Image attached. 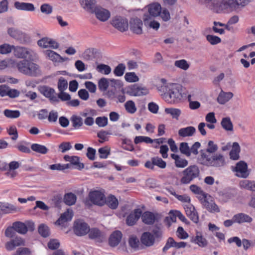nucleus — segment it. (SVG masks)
Masks as SVG:
<instances>
[{
	"mask_svg": "<svg viewBox=\"0 0 255 255\" xmlns=\"http://www.w3.org/2000/svg\"><path fill=\"white\" fill-rule=\"evenodd\" d=\"M165 87V91L163 95V98L166 101L169 103H175L183 98V88L181 85L168 83Z\"/></svg>",
	"mask_w": 255,
	"mask_h": 255,
	"instance_id": "f257e3e1",
	"label": "nucleus"
},
{
	"mask_svg": "<svg viewBox=\"0 0 255 255\" xmlns=\"http://www.w3.org/2000/svg\"><path fill=\"white\" fill-rule=\"evenodd\" d=\"M200 170L196 165H192L186 168L183 171V177L180 182L183 184L190 183L192 180L199 177Z\"/></svg>",
	"mask_w": 255,
	"mask_h": 255,
	"instance_id": "f03ea898",
	"label": "nucleus"
},
{
	"mask_svg": "<svg viewBox=\"0 0 255 255\" xmlns=\"http://www.w3.org/2000/svg\"><path fill=\"white\" fill-rule=\"evenodd\" d=\"M13 54L18 58L24 59H32L36 56V53L32 50L21 46H14Z\"/></svg>",
	"mask_w": 255,
	"mask_h": 255,
	"instance_id": "7ed1b4c3",
	"label": "nucleus"
},
{
	"mask_svg": "<svg viewBox=\"0 0 255 255\" xmlns=\"http://www.w3.org/2000/svg\"><path fill=\"white\" fill-rule=\"evenodd\" d=\"M226 164L224 155L219 152L208 155V166L220 167Z\"/></svg>",
	"mask_w": 255,
	"mask_h": 255,
	"instance_id": "20e7f679",
	"label": "nucleus"
},
{
	"mask_svg": "<svg viewBox=\"0 0 255 255\" xmlns=\"http://www.w3.org/2000/svg\"><path fill=\"white\" fill-rule=\"evenodd\" d=\"M90 226L83 220L78 219L74 222L73 231L77 236L82 237L87 235Z\"/></svg>",
	"mask_w": 255,
	"mask_h": 255,
	"instance_id": "39448f33",
	"label": "nucleus"
},
{
	"mask_svg": "<svg viewBox=\"0 0 255 255\" xmlns=\"http://www.w3.org/2000/svg\"><path fill=\"white\" fill-rule=\"evenodd\" d=\"M90 201L95 205L102 206L106 203V197L105 195L100 191H94L89 194Z\"/></svg>",
	"mask_w": 255,
	"mask_h": 255,
	"instance_id": "423d86ee",
	"label": "nucleus"
},
{
	"mask_svg": "<svg viewBox=\"0 0 255 255\" xmlns=\"http://www.w3.org/2000/svg\"><path fill=\"white\" fill-rule=\"evenodd\" d=\"M111 24L121 31L127 30L128 27V20L120 16H115L111 21Z\"/></svg>",
	"mask_w": 255,
	"mask_h": 255,
	"instance_id": "0eeeda50",
	"label": "nucleus"
},
{
	"mask_svg": "<svg viewBox=\"0 0 255 255\" xmlns=\"http://www.w3.org/2000/svg\"><path fill=\"white\" fill-rule=\"evenodd\" d=\"M148 90L144 87L139 86L137 85H133L129 87L126 93L131 96H142L148 93Z\"/></svg>",
	"mask_w": 255,
	"mask_h": 255,
	"instance_id": "6e6552de",
	"label": "nucleus"
},
{
	"mask_svg": "<svg viewBox=\"0 0 255 255\" xmlns=\"http://www.w3.org/2000/svg\"><path fill=\"white\" fill-rule=\"evenodd\" d=\"M89 238L98 243H102L106 240V235L97 228L89 229Z\"/></svg>",
	"mask_w": 255,
	"mask_h": 255,
	"instance_id": "1a4fd4ad",
	"label": "nucleus"
},
{
	"mask_svg": "<svg viewBox=\"0 0 255 255\" xmlns=\"http://www.w3.org/2000/svg\"><path fill=\"white\" fill-rule=\"evenodd\" d=\"M237 0H221L219 7L216 12H219L224 10H233L238 8Z\"/></svg>",
	"mask_w": 255,
	"mask_h": 255,
	"instance_id": "9d476101",
	"label": "nucleus"
},
{
	"mask_svg": "<svg viewBox=\"0 0 255 255\" xmlns=\"http://www.w3.org/2000/svg\"><path fill=\"white\" fill-rule=\"evenodd\" d=\"M233 170L236 172V175L239 177L247 178L249 175L247 164L243 161L237 163Z\"/></svg>",
	"mask_w": 255,
	"mask_h": 255,
	"instance_id": "9b49d317",
	"label": "nucleus"
},
{
	"mask_svg": "<svg viewBox=\"0 0 255 255\" xmlns=\"http://www.w3.org/2000/svg\"><path fill=\"white\" fill-rule=\"evenodd\" d=\"M73 216V211L71 209H68L61 215L59 218L55 223V224L63 227L65 226V223L72 220Z\"/></svg>",
	"mask_w": 255,
	"mask_h": 255,
	"instance_id": "f8f14e48",
	"label": "nucleus"
},
{
	"mask_svg": "<svg viewBox=\"0 0 255 255\" xmlns=\"http://www.w3.org/2000/svg\"><path fill=\"white\" fill-rule=\"evenodd\" d=\"M25 240L20 237H16L5 244V247L7 250L12 251L16 247L25 246Z\"/></svg>",
	"mask_w": 255,
	"mask_h": 255,
	"instance_id": "ddd939ff",
	"label": "nucleus"
},
{
	"mask_svg": "<svg viewBox=\"0 0 255 255\" xmlns=\"http://www.w3.org/2000/svg\"><path fill=\"white\" fill-rule=\"evenodd\" d=\"M40 92L52 102H58L59 100L55 95V91L47 86H42L40 89Z\"/></svg>",
	"mask_w": 255,
	"mask_h": 255,
	"instance_id": "4468645a",
	"label": "nucleus"
},
{
	"mask_svg": "<svg viewBox=\"0 0 255 255\" xmlns=\"http://www.w3.org/2000/svg\"><path fill=\"white\" fill-rule=\"evenodd\" d=\"M142 21L137 18H131L129 22V27L130 30L137 34L142 33Z\"/></svg>",
	"mask_w": 255,
	"mask_h": 255,
	"instance_id": "2eb2a0df",
	"label": "nucleus"
},
{
	"mask_svg": "<svg viewBox=\"0 0 255 255\" xmlns=\"http://www.w3.org/2000/svg\"><path fill=\"white\" fill-rule=\"evenodd\" d=\"M184 207L187 216L194 223H197L199 218L194 207L190 203L189 204H185Z\"/></svg>",
	"mask_w": 255,
	"mask_h": 255,
	"instance_id": "dca6fc26",
	"label": "nucleus"
},
{
	"mask_svg": "<svg viewBox=\"0 0 255 255\" xmlns=\"http://www.w3.org/2000/svg\"><path fill=\"white\" fill-rule=\"evenodd\" d=\"M81 6L87 11L94 13L98 5L95 0H80Z\"/></svg>",
	"mask_w": 255,
	"mask_h": 255,
	"instance_id": "f3484780",
	"label": "nucleus"
},
{
	"mask_svg": "<svg viewBox=\"0 0 255 255\" xmlns=\"http://www.w3.org/2000/svg\"><path fill=\"white\" fill-rule=\"evenodd\" d=\"M142 214V211L140 209H136L130 213L127 218V224L128 226H132L135 224Z\"/></svg>",
	"mask_w": 255,
	"mask_h": 255,
	"instance_id": "a211bd4d",
	"label": "nucleus"
},
{
	"mask_svg": "<svg viewBox=\"0 0 255 255\" xmlns=\"http://www.w3.org/2000/svg\"><path fill=\"white\" fill-rule=\"evenodd\" d=\"M94 13L96 17L102 21H107L110 16V12L107 9L98 6Z\"/></svg>",
	"mask_w": 255,
	"mask_h": 255,
	"instance_id": "6ab92c4d",
	"label": "nucleus"
},
{
	"mask_svg": "<svg viewBox=\"0 0 255 255\" xmlns=\"http://www.w3.org/2000/svg\"><path fill=\"white\" fill-rule=\"evenodd\" d=\"M123 234L119 231H114L110 236L109 239V245L112 247H117L121 242Z\"/></svg>",
	"mask_w": 255,
	"mask_h": 255,
	"instance_id": "aec40b11",
	"label": "nucleus"
},
{
	"mask_svg": "<svg viewBox=\"0 0 255 255\" xmlns=\"http://www.w3.org/2000/svg\"><path fill=\"white\" fill-rule=\"evenodd\" d=\"M41 74L39 66L32 62L30 61L27 70L25 75L36 77Z\"/></svg>",
	"mask_w": 255,
	"mask_h": 255,
	"instance_id": "412c9836",
	"label": "nucleus"
},
{
	"mask_svg": "<svg viewBox=\"0 0 255 255\" xmlns=\"http://www.w3.org/2000/svg\"><path fill=\"white\" fill-rule=\"evenodd\" d=\"M14 6L20 10L33 11L35 9L34 5L31 3L15 1L14 3Z\"/></svg>",
	"mask_w": 255,
	"mask_h": 255,
	"instance_id": "4be33fe9",
	"label": "nucleus"
},
{
	"mask_svg": "<svg viewBox=\"0 0 255 255\" xmlns=\"http://www.w3.org/2000/svg\"><path fill=\"white\" fill-rule=\"evenodd\" d=\"M148 10L150 14L152 16L156 17L160 15L161 10V6L158 2H153L148 6Z\"/></svg>",
	"mask_w": 255,
	"mask_h": 255,
	"instance_id": "5701e85b",
	"label": "nucleus"
},
{
	"mask_svg": "<svg viewBox=\"0 0 255 255\" xmlns=\"http://www.w3.org/2000/svg\"><path fill=\"white\" fill-rule=\"evenodd\" d=\"M30 61L23 59L19 61L16 62L14 60V65L13 68H16L18 71L23 74H25L29 65Z\"/></svg>",
	"mask_w": 255,
	"mask_h": 255,
	"instance_id": "b1692460",
	"label": "nucleus"
},
{
	"mask_svg": "<svg viewBox=\"0 0 255 255\" xmlns=\"http://www.w3.org/2000/svg\"><path fill=\"white\" fill-rule=\"evenodd\" d=\"M233 96V93L231 92H225L221 90L217 98V101L219 104L224 105L231 100Z\"/></svg>",
	"mask_w": 255,
	"mask_h": 255,
	"instance_id": "393cba45",
	"label": "nucleus"
},
{
	"mask_svg": "<svg viewBox=\"0 0 255 255\" xmlns=\"http://www.w3.org/2000/svg\"><path fill=\"white\" fill-rule=\"evenodd\" d=\"M143 21L146 26L152 28L153 29L157 30L160 26L158 22L153 20L150 16L144 14L143 16Z\"/></svg>",
	"mask_w": 255,
	"mask_h": 255,
	"instance_id": "a878e982",
	"label": "nucleus"
},
{
	"mask_svg": "<svg viewBox=\"0 0 255 255\" xmlns=\"http://www.w3.org/2000/svg\"><path fill=\"white\" fill-rule=\"evenodd\" d=\"M141 242L143 245L146 247H150L153 245L154 238L150 233L144 232L141 236Z\"/></svg>",
	"mask_w": 255,
	"mask_h": 255,
	"instance_id": "bb28decb",
	"label": "nucleus"
},
{
	"mask_svg": "<svg viewBox=\"0 0 255 255\" xmlns=\"http://www.w3.org/2000/svg\"><path fill=\"white\" fill-rule=\"evenodd\" d=\"M240 146L238 142H234L233 143L232 149L230 152V158L232 160H237L240 158Z\"/></svg>",
	"mask_w": 255,
	"mask_h": 255,
	"instance_id": "cd10ccee",
	"label": "nucleus"
},
{
	"mask_svg": "<svg viewBox=\"0 0 255 255\" xmlns=\"http://www.w3.org/2000/svg\"><path fill=\"white\" fill-rule=\"evenodd\" d=\"M196 128L192 126L184 128L178 130V134L181 137L191 136L196 132Z\"/></svg>",
	"mask_w": 255,
	"mask_h": 255,
	"instance_id": "c85d7f7f",
	"label": "nucleus"
},
{
	"mask_svg": "<svg viewBox=\"0 0 255 255\" xmlns=\"http://www.w3.org/2000/svg\"><path fill=\"white\" fill-rule=\"evenodd\" d=\"M221 125L222 128L226 131H233V124L229 117L223 118L221 122Z\"/></svg>",
	"mask_w": 255,
	"mask_h": 255,
	"instance_id": "c756f323",
	"label": "nucleus"
},
{
	"mask_svg": "<svg viewBox=\"0 0 255 255\" xmlns=\"http://www.w3.org/2000/svg\"><path fill=\"white\" fill-rule=\"evenodd\" d=\"M171 157L175 160V164L177 167L184 168L188 165V161L178 155L172 154Z\"/></svg>",
	"mask_w": 255,
	"mask_h": 255,
	"instance_id": "7c9ffc66",
	"label": "nucleus"
},
{
	"mask_svg": "<svg viewBox=\"0 0 255 255\" xmlns=\"http://www.w3.org/2000/svg\"><path fill=\"white\" fill-rule=\"evenodd\" d=\"M12 228L15 229L16 232L21 235H25L27 233V228L25 224L20 221L13 223Z\"/></svg>",
	"mask_w": 255,
	"mask_h": 255,
	"instance_id": "2f4dec72",
	"label": "nucleus"
},
{
	"mask_svg": "<svg viewBox=\"0 0 255 255\" xmlns=\"http://www.w3.org/2000/svg\"><path fill=\"white\" fill-rule=\"evenodd\" d=\"M140 217L142 222L147 225L153 224L155 219L154 214L150 212H145Z\"/></svg>",
	"mask_w": 255,
	"mask_h": 255,
	"instance_id": "473e14b6",
	"label": "nucleus"
},
{
	"mask_svg": "<svg viewBox=\"0 0 255 255\" xmlns=\"http://www.w3.org/2000/svg\"><path fill=\"white\" fill-rule=\"evenodd\" d=\"M8 33L13 38L19 40H21L25 37V33L13 28H9L8 29Z\"/></svg>",
	"mask_w": 255,
	"mask_h": 255,
	"instance_id": "72a5a7b5",
	"label": "nucleus"
},
{
	"mask_svg": "<svg viewBox=\"0 0 255 255\" xmlns=\"http://www.w3.org/2000/svg\"><path fill=\"white\" fill-rule=\"evenodd\" d=\"M234 221L235 223L239 224L244 222L250 223L252 222V218L248 215H245L243 213L237 214L234 216Z\"/></svg>",
	"mask_w": 255,
	"mask_h": 255,
	"instance_id": "f704fd0d",
	"label": "nucleus"
},
{
	"mask_svg": "<svg viewBox=\"0 0 255 255\" xmlns=\"http://www.w3.org/2000/svg\"><path fill=\"white\" fill-rule=\"evenodd\" d=\"M220 211V208L213 200V197L208 196V212L211 213H217Z\"/></svg>",
	"mask_w": 255,
	"mask_h": 255,
	"instance_id": "c9c22d12",
	"label": "nucleus"
},
{
	"mask_svg": "<svg viewBox=\"0 0 255 255\" xmlns=\"http://www.w3.org/2000/svg\"><path fill=\"white\" fill-rule=\"evenodd\" d=\"M191 242L198 244L200 247H205L207 244L206 239L203 237L200 232H197L196 237L193 238Z\"/></svg>",
	"mask_w": 255,
	"mask_h": 255,
	"instance_id": "e433bc0d",
	"label": "nucleus"
},
{
	"mask_svg": "<svg viewBox=\"0 0 255 255\" xmlns=\"http://www.w3.org/2000/svg\"><path fill=\"white\" fill-rule=\"evenodd\" d=\"M110 208L115 209L118 207L119 202L117 199L113 195H110L106 199V203Z\"/></svg>",
	"mask_w": 255,
	"mask_h": 255,
	"instance_id": "4c0bfd02",
	"label": "nucleus"
},
{
	"mask_svg": "<svg viewBox=\"0 0 255 255\" xmlns=\"http://www.w3.org/2000/svg\"><path fill=\"white\" fill-rule=\"evenodd\" d=\"M77 197L72 193L66 194L64 197V203L69 206L73 205L76 203Z\"/></svg>",
	"mask_w": 255,
	"mask_h": 255,
	"instance_id": "58836bf2",
	"label": "nucleus"
},
{
	"mask_svg": "<svg viewBox=\"0 0 255 255\" xmlns=\"http://www.w3.org/2000/svg\"><path fill=\"white\" fill-rule=\"evenodd\" d=\"M207 149H202L200 151L199 155L197 158V161L199 163L203 165L207 164Z\"/></svg>",
	"mask_w": 255,
	"mask_h": 255,
	"instance_id": "ea45409f",
	"label": "nucleus"
},
{
	"mask_svg": "<svg viewBox=\"0 0 255 255\" xmlns=\"http://www.w3.org/2000/svg\"><path fill=\"white\" fill-rule=\"evenodd\" d=\"M94 50L95 49L92 48L86 49L82 54V58L86 61L92 60L94 58Z\"/></svg>",
	"mask_w": 255,
	"mask_h": 255,
	"instance_id": "a19ab883",
	"label": "nucleus"
},
{
	"mask_svg": "<svg viewBox=\"0 0 255 255\" xmlns=\"http://www.w3.org/2000/svg\"><path fill=\"white\" fill-rule=\"evenodd\" d=\"M110 86L109 79L106 78H102L99 80L98 87L101 91H106Z\"/></svg>",
	"mask_w": 255,
	"mask_h": 255,
	"instance_id": "79ce46f5",
	"label": "nucleus"
},
{
	"mask_svg": "<svg viewBox=\"0 0 255 255\" xmlns=\"http://www.w3.org/2000/svg\"><path fill=\"white\" fill-rule=\"evenodd\" d=\"M14 46L7 43L0 45V54L4 55L10 53L13 51Z\"/></svg>",
	"mask_w": 255,
	"mask_h": 255,
	"instance_id": "37998d69",
	"label": "nucleus"
},
{
	"mask_svg": "<svg viewBox=\"0 0 255 255\" xmlns=\"http://www.w3.org/2000/svg\"><path fill=\"white\" fill-rule=\"evenodd\" d=\"M3 114L7 118L9 119H16L18 118L20 115L19 111H13L8 109L4 110Z\"/></svg>",
	"mask_w": 255,
	"mask_h": 255,
	"instance_id": "c03bdc74",
	"label": "nucleus"
},
{
	"mask_svg": "<svg viewBox=\"0 0 255 255\" xmlns=\"http://www.w3.org/2000/svg\"><path fill=\"white\" fill-rule=\"evenodd\" d=\"M31 148L33 151L41 154H46L48 151L46 146L37 143L32 144Z\"/></svg>",
	"mask_w": 255,
	"mask_h": 255,
	"instance_id": "a18cd8bd",
	"label": "nucleus"
},
{
	"mask_svg": "<svg viewBox=\"0 0 255 255\" xmlns=\"http://www.w3.org/2000/svg\"><path fill=\"white\" fill-rule=\"evenodd\" d=\"M126 111L131 114L135 113L137 110L135 103L132 100L128 101L125 104Z\"/></svg>",
	"mask_w": 255,
	"mask_h": 255,
	"instance_id": "49530a36",
	"label": "nucleus"
},
{
	"mask_svg": "<svg viewBox=\"0 0 255 255\" xmlns=\"http://www.w3.org/2000/svg\"><path fill=\"white\" fill-rule=\"evenodd\" d=\"M174 65L175 67L184 71L187 70L190 66L189 64L185 59L175 61L174 62Z\"/></svg>",
	"mask_w": 255,
	"mask_h": 255,
	"instance_id": "de8ad7c7",
	"label": "nucleus"
},
{
	"mask_svg": "<svg viewBox=\"0 0 255 255\" xmlns=\"http://www.w3.org/2000/svg\"><path fill=\"white\" fill-rule=\"evenodd\" d=\"M128 243L130 247L135 250L138 249L140 245L138 238L134 236H131L129 238Z\"/></svg>",
	"mask_w": 255,
	"mask_h": 255,
	"instance_id": "09e8293b",
	"label": "nucleus"
},
{
	"mask_svg": "<svg viewBox=\"0 0 255 255\" xmlns=\"http://www.w3.org/2000/svg\"><path fill=\"white\" fill-rule=\"evenodd\" d=\"M14 65V60L12 59L0 60V70L4 69L7 67L13 68Z\"/></svg>",
	"mask_w": 255,
	"mask_h": 255,
	"instance_id": "8fccbe9b",
	"label": "nucleus"
},
{
	"mask_svg": "<svg viewBox=\"0 0 255 255\" xmlns=\"http://www.w3.org/2000/svg\"><path fill=\"white\" fill-rule=\"evenodd\" d=\"M125 79L126 81L129 83H134L139 81L138 77L134 72H127L125 75Z\"/></svg>",
	"mask_w": 255,
	"mask_h": 255,
	"instance_id": "3c124183",
	"label": "nucleus"
},
{
	"mask_svg": "<svg viewBox=\"0 0 255 255\" xmlns=\"http://www.w3.org/2000/svg\"><path fill=\"white\" fill-rule=\"evenodd\" d=\"M45 55L52 61L59 62L61 59V57L59 54L51 50H46Z\"/></svg>",
	"mask_w": 255,
	"mask_h": 255,
	"instance_id": "603ef678",
	"label": "nucleus"
},
{
	"mask_svg": "<svg viewBox=\"0 0 255 255\" xmlns=\"http://www.w3.org/2000/svg\"><path fill=\"white\" fill-rule=\"evenodd\" d=\"M97 71L102 74L108 75L111 72V68L107 65L104 64H99L97 66Z\"/></svg>",
	"mask_w": 255,
	"mask_h": 255,
	"instance_id": "864d4df0",
	"label": "nucleus"
},
{
	"mask_svg": "<svg viewBox=\"0 0 255 255\" xmlns=\"http://www.w3.org/2000/svg\"><path fill=\"white\" fill-rule=\"evenodd\" d=\"M177 243L172 238L170 237L168 239L165 246L163 249V251L165 252L170 248H174L177 249Z\"/></svg>",
	"mask_w": 255,
	"mask_h": 255,
	"instance_id": "5fc2aeb1",
	"label": "nucleus"
},
{
	"mask_svg": "<svg viewBox=\"0 0 255 255\" xmlns=\"http://www.w3.org/2000/svg\"><path fill=\"white\" fill-rule=\"evenodd\" d=\"M179 150L182 154H184L187 156H190L191 155L190 147H189L188 144L187 142H181L180 144Z\"/></svg>",
	"mask_w": 255,
	"mask_h": 255,
	"instance_id": "6e6d98bb",
	"label": "nucleus"
},
{
	"mask_svg": "<svg viewBox=\"0 0 255 255\" xmlns=\"http://www.w3.org/2000/svg\"><path fill=\"white\" fill-rule=\"evenodd\" d=\"M165 112L166 113L171 115L173 118L176 119H178L181 114L180 110L175 108H166Z\"/></svg>",
	"mask_w": 255,
	"mask_h": 255,
	"instance_id": "4d7b16f0",
	"label": "nucleus"
},
{
	"mask_svg": "<svg viewBox=\"0 0 255 255\" xmlns=\"http://www.w3.org/2000/svg\"><path fill=\"white\" fill-rule=\"evenodd\" d=\"M71 122L73 124V126L75 128H78L83 125L82 119L77 116H73L71 119Z\"/></svg>",
	"mask_w": 255,
	"mask_h": 255,
	"instance_id": "13d9d810",
	"label": "nucleus"
},
{
	"mask_svg": "<svg viewBox=\"0 0 255 255\" xmlns=\"http://www.w3.org/2000/svg\"><path fill=\"white\" fill-rule=\"evenodd\" d=\"M125 70V65L123 63H121L115 67V69L114 70V73L115 75L120 77L123 75Z\"/></svg>",
	"mask_w": 255,
	"mask_h": 255,
	"instance_id": "bf43d9fd",
	"label": "nucleus"
},
{
	"mask_svg": "<svg viewBox=\"0 0 255 255\" xmlns=\"http://www.w3.org/2000/svg\"><path fill=\"white\" fill-rule=\"evenodd\" d=\"M98 152L100 154V158L106 159L110 154V148L108 146H105L99 149Z\"/></svg>",
	"mask_w": 255,
	"mask_h": 255,
	"instance_id": "052dcab7",
	"label": "nucleus"
},
{
	"mask_svg": "<svg viewBox=\"0 0 255 255\" xmlns=\"http://www.w3.org/2000/svg\"><path fill=\"white\" fill-rule=\"evenodd\" d=\"M151 161L154 165H156L161 168H165L166 166L165 161H163L161 158L158 157H153L151 159Z\"/></svg>",
	"mask_w": 255,
	"mask_h": 255,
	"instance_id": "680f3d73",
	"label": "nucleus"
},
{
	"mask_svg": "<svg viewBox=\"0 0 255 255\" xmlns=\"http://www.w3.org/2000/svg\"><path fill=\"white\" fill-rule=\"evenodd\" d=\"M144 142L147 143H151L153 142V140L147 136H138L134 138V143L138 144L140 142Z\"/></svg>",
	"mask_w": 255,
	"mask_h": 255,
	"instance_id": "e2e57ef3",
	"label": "nucleus"
},
{
	"mask_svg": "<svg viewBox=\"0 0 255 255\" xmlns=\"http://www.w3.org/2000/svg\"><path fill=\"white\" fill-rule=\"evenodd\" d=\"M39 233L43 237L46 238L49 236L50 232L49 228L44 225H40L38 228Z\"/></svg>",
	"mask_w": 255,
	"mask_h": 255,
	"instance_id": "0e129e2a",
	"label": "nucleus"
},
{
	"mask_svg": "<svg viewBox=\"0 0 255 255\" xmlns=\"http://www.w3.org/2000/svg\"><path fill=\"white\" fill-rule=\"evenodd\" d=\"M70 162L71 164L76 165V168L79 170H81L84 167V164L79 162V158L78 156H71Z\"/></svg>",
	"mask_w": 255,
	"mask_h": 255,
	"instance_id": "69168bd1",
	"label": "nucleus"
},
{
	"mask_svg": "<svg viewBox=\"0 0 255 255\" xmlns=\"http://www.w3.org/2000/svg\"><path fill=\"white\" fill-rule=\"evenodd\" d=\"M218 149V146L217 144L215 143L213 141L210 140L208 141V155L216 153Z\"/></svg>",
	"mask_w": 255,
	"mask_h": 255,
	"instance_id": "338daca9",
	"label": "nucleus"
},
{
	"mask_svg": "<svg viewBox=\"0 0 255 255\" xmlns=\"http://www.w3.org/2000/svg\"><path fill=\"white\" fill-rule=\"evenodd\" d=\"M31 253V251L27 248H19L12 255H29Z\"/></svg>",
	"mask_w": 255,
	"mask_h": 255,
	"instance_id": "774afa93",
	"label": "nucleus"
}]
</instances>
